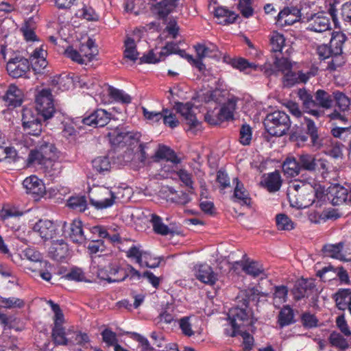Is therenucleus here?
<instances>
[{"label":"nucleus","mask_w":351,"mask_h":351,"mask_svg":"<svg viewBox=\"0 0 351 351\" xmlns=\"http://www.w3.org/2000/svg\"><path fill=\"white\" fill-rule=\"evenodd\" d=\"M290 205L298 209L308 207L313 203L318 205L325 197V187L320 184L314 186L310 183L295 181L291 183L287 193Z\"/></svg>","instance_id":"f257e3e1"},{"label":"nucleus","mask_w":351,"mask_h":351,"mask_svg":"<svg viewBox=\"0 0 351 351\" xmlns=\"http://www.w3.org/2000/svg\"><path fill=\"white\" fill-rule=\"evenodd\" d=\"M229 323L232 328L231 336L240 335L243 338L244 351H250L254 346V338L247 331L252 330L254 322L252 309L246 304L232 308L228 314Z\"/></svg>","instance_id":"f03ea898"},{"label":"nucleus","mask_w":351,"mask_h":351,"mask_svg":"<svg viewBox=\"0 0 351 351\" xmlns=\"http://www.w3.org/2000/svg\"><path fill=\"white\" fill-rule=\"evenodd\" d=\"M197 108L195 101L193 103L178 104L173 109H165L162 111L163 123L166 126L171 128L177 127L180 123V121L176 114L179 113L187 127V130L193 134H195L202 129L201 122L196 117Z\"/></svg>","instance_id":"7ed1b4c3"},{"label":"nucleus","mask_w":351,"mask_h":351,"mask_svg":"<svg viewBox=\"0 0 351 351\" xmlns=\"http://www.w3.org/2000/svg\"><path fill=\"white\" fill-rule=\"evenodd\" d=\"M99 51L95 41L90 38H84L74 45L69 47L64 51L66 57L78 64H85L92 61Z\"/></svg>","instance_id":"20e7f679"},{"label":"nucleus","mask_w":351,"mask_h":351,"mask_svg":"<svg viewBox=\"0 0 351 351\" xmlns=\"http://www.w3.org/2000/svg\"><path fill=\"white\" fill-rule=\"evenodd\" d=\"M59 157V152L53 144L42 145L38 149H32L27 159L28 167L41 166L48 169L51 162Z\"/></svg>","instance_id":"39448f33"},{"label":"nucleus","mask_w":351,"mask_h":351,"mask_svg":"<svg viewBox=\"0 0 351 351\" xmlns=\"http://www.w3.org/2000/svg\"><path fill=\"white\" fill-rule=\"evenodd\" d=\"M88 197L90 204L98 210L112 206L117 198L112 189L105 186H93L89 190Z\"/></svg>","instance_id":"423d86ee"},{"label":"nucleus","mask_w":351,"mask_h":351,"mask_svg":"<svg viewBox=\"0 0 351 351\" xmlns=\"http://www.w3.org/2000/svg\"><path fill=\"white\" fill-rule=\"evenodd\" d=\"M267 132L276 136L285 134L290 127L289 116L282 111H275L269 114L264 122Z\"/></svg>","instance_id":"0eeeda50"},{"label":"nucleus","mask_w":351,"mask_h":351,"mask_svg":"<svg viewBox=\"0 0 351 351\" xmlns=\"http://www.w3.org/2000/svg\"><path fill=\"white\" fill-rule=\"evenodd\" d=\"M35 105L36 111L44 119L52 117L56 111L51 91L47 88L38 91L36 96Z\"/></svg>","instance_id":"6e6552de"},{"label":"nucleus","mask_w":351,"mask_h":351,"mask_svg":"<svg viewBox=\"0 0 351 351\" xmlns=\"http://www.w3.org/2000/svg\"><path fill=\"white\" fill-rule=\"evenodd\" d=\"M195 49L198 58L197 60L194 59L191 55H188L185 52L184 56L182 57L195 65L200 71L205 70V65L202 62V60L206 58H219L220 56L217 47L212 44H198L195 46Z\"/></svg>","instance_id":"1a4fd4ad"},{"label":"nucleus","mask_w":351,"mask_h":351,"mask_svg":"<svg viewBox=\"0 0 351 351\" xmlns=\"http://www.w3.org/2000/svg\"><path fill=\"white\" fill-rule=\"evenodd\" d=\"M330 19H332L335 25L337 27V18L333 10H330L329 12H319L307 19V27L308 29L316 32L326 31L330 28Z\"/></svg>","instance_id":"9d476101"},{"label":"nucleus","mask_w":351,"mask_h":351,"mask_svg":"<svg viewBox=\"0 0 351 351\" xmlns=\"http://www.w3.org/2000/svg\"><path fill=\"white\" fill-rule=\"evenodd\" d=\"M171 53H177L180 56H184V51L179 49L176 43H167L160 51L152 49L144 54L141 58V62L148 64H156L165 60V57Z\"/></svg>","instance_id":"9b49d317"},{"label":"nucleus","mask_w":351,"mask_h":351,"mask_svg":"<svg viewBox=\"0 0 351 351\" xmlns=\"http://www.w3.org/2000/svg\"><path fill=\"white\" fill-rule=\"evenodd\" d=\"M278 71L282 72L284 81L287 86L295 83L306 82L310 77L311 73H294L291 70V63L287 58L278 59L275 62Z\"/></svg>","instance_id":"f8f14e48"},{"label":"nucleus","mask_w":351,"mask_h":351,"mask_svg":"<svg viewBox=\"0 0 351 351\" xmlns=\"http://www.w3.org/2000/svg\"><path fill=\"white\" fill-rule=\"evenodd\" d=\"M40 114L32 108H25L23 110L22 122L25 131L30 135L38 136L42 132Z\"/></svg>","instance_id":"ddd939ff"},{"label":"nucleus","mask_w":351,"mask_h":351,"mask_svg":"<svg viewBox=\"0 0 351 351\" xmlns=\"http://www.w3.org/2000/svg\"><path fill=\"white\" fill-rule=\"evenodd\" d=\"M110 141L118 146H135L138 143L140 134L128 132L123 128H116L108 133Z\"/></svg>","instance_id":"4468645a"},{"label":"nucleus","mask_w":351,"mask_h":351,"mask_svg":"<svg viewBox=\"0 0 351 351\" xmlns=\"http://www.w3.org/2000/svg\"><path fill=\"white\" fill-rule=\"evenodd\" d=\"M343 36L341 34H336L330 40V47H334L332 53L330 54V60L328 61V68L335 70L344 63V58L341 55Z\"/></svg>","instance_id":"2eb2a0df"},{"label":"nucleus","mask_w":351,"mask_h":351,"mask_svg":"<svg viewBox=\"0 0 351 351\" xmlns=\"http://www.w3.org/2000/svg\"><path fill=\"white\" fill-rule=\"evenodd\" d=\"M23 187L27 193L31 195L36 200H38L47 194L44 182L36 176L27 177L23 182Z\"/></svg>","instance_id":"dca6fc26"},{"label":"nucleus","mask_w":351,"mask_h":351,"mask_svg":"<svg viewBox=\"0 0 351 351\" xmlns=\"http://www.w3.org/2000/svg\"><path fill=\"white\" fill-rule=\"evenodd\" d=\"M128 257L135 260L141 267H156L160 261L157 258L137 247H132L127 252Z\"/></svg>","instance_id":"f3484780"},{"label":"nucleus","mask_w":351,"mask_h":351,"mask_svg":"<svg viewBox=\"0 0 351 351\" xmlns=\"http://www.w3.org/2000/svg\"><path fill=\"white\" fill-rule=\"evenodd\" d=\"M30 65L27 59L17 55L10 58L7 63L6 69L13 77H20L29 71Z\"/></svg>","instance_id":"a211bd4d"},{"label":"nucleus","mask_w":351,"mask_h":351,"mask_svg":"<svg viewBox=\"0 0 351 351\" xmlns=\"http://www.w3.org/2000/svg\"><path fill=\"white\" fill-rule=\"evenodd\" d=\"M25 267L26 269L40 276L46 281H49L51 278L53 267L47 261H42V259L36 262H26Z\"/></svg>","instance_id":"6ab92c4d"},{"label":"nucleus","mask_w":351,"mask_h":351,"mask_svg":"<svg viewBox=\"0 0 351 351\" xmlns=\"http://www.w3.org/2000/svg\"><path fill=\"white\" fill-rule=\"evenodd\" d=\"M140 40L138 33L127 36L124 40L123 57L125 60L135 62L139 56L136 49V43Z\"/></svg>","instance_id":"aec40b11"},{"label":"nucleus","mask_w":351,"mask_h":351,"mask_svg":"<svg viewBox=\"0 0 351 351\" xmlns=\"http://www.w3.org/2000/svg\"><path fill=\"white\" fill-rule=\"evenodd\" d=\"M178 0H161L150 8L151 14L157 19H165L177 6Z\"/></svg>","instance_id":"412c9836"},{"label":"nucleus","mask_w":351,"mask_h":351,"mask_svg":"<svg viewBox=\"0 0 351 351\" xmlns=\"http://www.w3.org/2000/svg\"><path fill=\"white\" fill-rule=\"evenodd\" d=\"M325 197L321 200L324 201L328 195V199L331 200L333 205H341L348 202V193L346 189L339 185H333L326 189Z\"/></svg>","instance_id":"4be33fe9"},{"label":"nucleus","mask_w":351,"mask_h":351,"mask_svg":"<svg viewBox=\"0 0 351 351\" xmlns=\"http://www.w3.org/2000/svg\"><path fill=\"white\" fill-rule=\"evenodd\" d=\"M195 276L202 282L210 285H214L218 279L217 274L206 264L197 265L195 267Z\"/></svg>","instance_id":"5701e85b"},{"label":"nucleus","mask_w":351,"mask_h":351,"mask_svg":"<svg viewBox=\"0 0 351 351\" xmlns=\"http://www.w3.org/2000/svg\"><path fill=\"white\" fill-rule=\"evenodd\" d=\"M64 233L75 243H81L85 240L82 230V222L79 219H75L71 223L64 225Z\"/></svg>","instance_id":"b1692460"},{"label":"nucleus","mask_w":351,"mask_h":351,"mask_svg":"<svg viewBox=\"0 0 351 351\" xmlns=\"http://www.w3.org/2000/svg\"><path fill=\"white\" fill-rule=\"evenodd\" d=\"M213 14L216 22L223 25L233 23L239 16L234 12L222 6L215 8Z\"/></svg>","instance_id":"393cba45"},{"label":"nucleus","mask_w":351,"mask_h":351,"mask_svg":"<svg viewBox=\"0 0 351 351\" xmlns=\"http://www.w3.org/2000/svg\"><path fill=\"white\" fill-rule=\"evenodd\" d=\"M110 119V114L102 109L97 110L89 117L82 119L84 124L87 125H96L103 127L106 125Z\"/></svg>","instance_id":"a878e982"},{"label":"nucleus","mask_w":351,"mask_h":351,"mask_svg":"<svg viewBox=\"0 0 351 351\" xmlns=\"http://www.w3.org/2000/svg\"><path fill=\"white\" fill-rule=\"evenodd\" d=\"M300 15L296 8H285L278 15L277 23L280 27L291 25L298 21Z\"/></svg>","instance_id":"bb28decb"},{"label":"nucleus","mask_w":351,"mask_h":351,"mask_svg":"<svg viewBox=\"0 0 351 351\" xmlns=\"http://www.w3.org/2000/svg\"><path fill=\"white\" fill-rule=\"evenodd\" d=\"M314 282L312 280H298L293 289V295L296 300H299L304 297H308L313 293L314 289Z\"/></svg>","instance_id":"cd10ccee"},{"label":"nucleus","mask_w":351,"mask_h":351,"mask_svg":"<svg viewBox=\"0 0 351 351\" xmlns=\"http://www.w3.org/2000/svg\"><path fill=\"white\" fill-rule=\"evenodd\" d=\"M52 337L56 343L61 345L71 343L74 341V330L72 328H53Z\"/></svg>","instance_id":"c85d7f7f"},{"label":"nucleus","mask_w":351,"mask_h":351,"mask_svg":"<svg viewBox=\"0 0 351 351\" xmlns=\"http://www.w3.org/2000/svg\"><path fill=\"white\" fill-rule=\"evenodd\" d=\"M46 56L47 51L43 47L34 50L30 57V60L32 67L35 72L40 73L47 66Z\"/></svg>","instance_id":"c756f323"},{"label":"nucleus","mask_w":351,"mask_h":351,"mask_svg":"<svg viewBox=\"0 0 351 351\" xmlns=\"http://www.w3.org/2000/svg\"><path fill=\"white\" fill-rule=\"evenodd\" d=\"M207 112L205 114V121L210 125H217L223 121L220 109L217 108V104L215 101H208L206 103Z\"/></svg>","instance_id":"7c9ffc66"},{"label":"nucleus","mask_w":351,"mask_h":351,"mask_svg":"<svg viewBox=\"0 0 351 351\" xmlns=\"http://www.w3.org/2000/svg\"><path fill=\"white\" fill-rule=\"evenodd\" d=\"M23 98L22 91L14 85H10L4 97L8 106H17L21 104Z\"/></svg>","instance_id":"2f4dec72"},{"label":"nucleus","mask_w":351,"mask_h":351,"mask_svg":"<svg viewBox=\"0 0 351 351\" xmlns=\"http://www.w3.org/2000/svg\"><path fill=\"white\" fill-rule=\"evenodd\" d=\"M235 187L234 191V198L235 201L243 205H250L251 198L249 192L237 178L234 180Z\"/></svg>","instance_id":"473e14b6"},{"label":"nucleus","mask_w":351,"mask_h":351,"mask_svg":"<svg viewBox=\"0 0 351 351\" xmlns=\"http://www.w3.org/2000/svg\"><path fill=\"white\" fill-rule=\"evenodd\" d=\"M34 230L44 239L51 238L55 228L49 220H40L34 226Z\"/></svg>","instance_id":"72a5a7b5"},{"label":"nucleus","mask_w":351,"mask_h":351,"mask_svg":"<svg viewBox=\"0 0 351 351\" xmlns=\"http://www.w3.org/2000/svg\"><path fill=\"white\" fill-rule=\"evenodd\" d=\"M343 247V243H339L337 244L326 245L324 249L326 256L339 259L340 261H348L349 260L346 258Z\"/></svg>","instance_id":"f704fd0d"},{"label":"nucleus","mask_w":351,"mask_h":351,"mask_svg":"<svg viewBox=\"0 0 351 351\" xmlns=\"http://www.w3.org/2000/svg\"><path fill=\"white\" fill-rule=\"evenodd\" d=\"M234 67L239 69L240 71L250 73L252 70L260 69L261 71L267 70L266 65L261 66L258 63H250L244 58L236 59L232 62Z\"/></svg>","instance_id":"c9c22d12"},{"label":"nucleus","mask_w":351,"mask_h":351,"mask_svg":"<svg viewBox=\"0 0 351 351\" xmlns=\"http://www.w3.org/2000/svg\"><path fill=\"white\" fill-rule=\"evenodd\" d=\"M123 267L117 264L109 265L107 269H102L99 271L98 277L108 282L122 281V280H114V277L116 273L119 274L123 271Z\"/></svg>","instance_id":"e433bc0d"},{"label":"nucleus","mask_w":351,"mask_h":351,"mask_svg":"<svg viewBox=\"0 0 351 351\" xmlns=\"http://www.w3.org/2000/svg\"><path fill=\"white\" fill-rule=\"evenodd\" d=\"M336 305L339 309L345 310L351 302V291L340 289L334 296Z\"/></svg>","instance_id":"4c0bfd02"},{"label":"nucleus","mask_w":351,"mask_h":351,"mask_svg":"<svg viewBox=\"0 0 351 351\" xmlns=\"http://www.w3.org/2000/svg\"><path fill=\"white\" fill-rule=\"evenodd\" d=\"M237 265L241 267L243 271L252 276H261L262 278L265 276L263 269L256 263L241 261L238 263Z\"/></svg>","instance_id":"58836bf2"},{"label":"nucleus","mask_w":351,"mask_h":351,"mask_svg":"<svg viewBox=\"0 0 351 351\" xmlns=\"http://www.w3.org/2000/svg\"><path fill=\"white\" fill-rule=\"evenodd\" d=\"M112 165V160L108 156H99L93 160L94 169L99 172L109 171Z\"/></svg>","instance_id":"ea45409f"},{"label":"nucleus","mask_w":351,"mask_h":351,"mask_svg":"<svg viewBox=\"0 0 351 351\" xmlns=\"http://www.w3.org/2000/svg\"><path fill=\"white\" fill-rule=\"evenodd\" d=\"M265 187L270 192L278 191L281 185V179L279 173L273 172L268 174L264 180Z\"/></svg>","instance_id":"a19ab883"},{"label":"nucleus","mask_w":351,"mask_h":351,"mask_svg":"<svg viewBox=\"0 0 351 351\" xmlns=\"http://www.w3.org/2000/svg\"><path fill=\"white\" fill-rule=\"evenodd\" d=\"M300 164L295 158H287L283 163L282 169L288 177H294L300 172Z\"/></svg>","instance_id":"79ce46f5"},{"label":"nucleus","mask_w":351,"mask_h":351,"mask_svg":"<svg viewBox=\"0 0 351 351\" xmlns=\"http://www.w3.org/2000/svg\"><path fill=\"white\" fill-rule=\"evenodd\" d=\"M269 41L271 49L274 51H281L285 46V38L283 34L273 31L269 36Z\"/></svg>","instance_id":"37998d69"},{"label":"nucleus","mask_w":351,"mask_h":351,"mask_svg":"<svg viewBox=\"0 0 351 351\" xmlns=\"http://www.w3.org/2000/svg\"><path fill=\"white\" fill-rule=\"evenodd\" d=\"M141 276V274L133 267L129 265H125V267H123V271L119 274H115L114 279L123 280L128 277L130 279H140Z\"/></svg>","instance_id":"c03bdc74"},{"label":"nucleus","mask_w":351,"mask_h":351,"mask_svg":"<svg viewBox=\"0 0 351 351\" xmlns=\"http://www.w3.org/2000/svg\"><path fill=\"white\" fill-rule=\"evenodd\" d=\"M56 83L60 85V89L66 90L73 87V86L77 83H80V81L78 76L73 75L72 76L65 75L63 77H59L56 80Z\"/></svg>","instance_id":"a18cd8bd"},{"label":"nucleus","mask_w":351,"mask_h":351,"mask_svg":"<svg viewBox=\"0 0 351 351\" xmlns=\"http://www.w3.org/2000/svg\"><path fill=\"white\" fill-rule=\"evenodd\" d=\"M25 302L23 300L15 298H3L0 296V307L5 308H21L23 307Z\"/></svg>","instance_id":"49530a36"},{"label":"nucleus","mask_w":351,"mask_h":351,"mask_svg":"<svg viewBox=\"0 0 351 351\" xmlns=\"http://www.w3.org/2000/svg\"><path fill=\"white\" fill-rule=\"evenodd\" d=\"M153 229L157 234L161 235H167L171 234V230L162 222V219L156 215L152 216L151 219Z\"/></svg>","instance_id":"de8ad7c7"},{"label":"nucleus","mask_w":351,"mask_h":351,"mask_svg":"<svg viewBox=\"0 0 351 351\" xmlns=\"http://www.w3.org/2000/svg\"><path fill=\"white\" fill-rule=\"evenodd\" d=\"M316 106L324 108H330L332 104V99L330 95L323 90H318L315 93Z\"/></svg>","instance_id":"09e8293b"},{"label":"nucleus","mask_w":351,"mask_h":351,"mask_svg":"<svg viewBox=\"0 0 351 351\" xmlns=\"http://www.w3.org/2000/svg\"><path fill=\"white\" fill-rule=\"evenodd\" d=\"M306 121L307 125V131L311 136L313 145L318 148L323 146L324 145V140L319 138L317 134V128L315 127L314 123L309 119H306Z\"/></svg>","instance_id":"8fccbe9b"},{"label":"nucleus","mask_w":351,"mask_h":351,"mask_svg":"<svg viewBox=\"0 0 351 351\" xmlns=\"http://www.w3.org/2000/svg\"><path fill=\"white\" fill-rule=\"evenodd\" d=\"M66 205L77 211L83 212L86 208V200L84 196H75L70 197Z\"/></svg>","instance_id":"3c124183"},{"label":"nucleus","mask_w":351,"mask_h":351,"mask_svg":"<svg viewBox=\"0 0 351 351\" xmlns=\"http://www.w3.org/2000/svg\"><path fill=\"white\" fill-rule=\"evenodd\" d=\"M276 220V226L278 230H291L295 228L294 222L285 214L277 215Z\"/></svg>","instance_id":"603ef678"},{"label":"nucleus","mask_w":351,"mask_h":351,"mask_svg":"<svg viewBox=\"0 0 351 351\" xmlns=\"http://www.w3.org/2000/svg\"><path fill=\"white\" fill-rule=\"evenodd\" d=\"M50 252L56 258L61 259L67 254V245L62 241L60 242L53 243L51 247Z\"/></svg>","instance_id":"864d4df0"},{"label":"nucleus","mask_w":351,"mask_h":351,"mask_svg":"<svg viewBox=\"0 0 351 351\" xmlns=\"http://www.w3.org/2000/svg\"><path fill=\"white\" fill-rule=\"evenodd\" d=\"M299 162L301 167L308 171H314L317 166L315 157L309 154L301 155Z\"/></svg>","instance_id":"5fc2aeb1"},{"label":"nucleus","mask_w":351,"mask_h":351,"mask_svg":"<svg viewBox=\"0 0 351 351\" xmlns=\"http://www.w3.org/2000/svg\"><path fill=\"white\" fill-rule=\"evenodd\" d=\"M108 91L110 97L114 101L125 104L130 103L131 101V97L130 95L121 90L110 87L108 88Z\"/></svg>","instance_id":"6e6d98bb"},{"label":"nucleus","mask_w":351,"mask_h":351,"mask_svg":"<svg viewBox=\"0 0 351 351\" xmlns=\"http://www.w3.org/2000/svg\"><path fill=\"white\" fill-rule=\"evenodd\" d=\"M156 157L159 159H165L172 162L176 161V156L174 152L166 146H160L156 153Z\"/></svg>","instance_id":"4d7b16f0"},{"label":"nucleus","mask_w":351,"mask_h":351,"mask_svg":"<svg viewBox=\"0 0 351 351\" xmlns=\"http://www.w3.org/2000/svg\"><path fill=\"white\" fill-rule=\"evenodd\" d=\"M65 278L69 280L76 282H91V279L88 278L82 271L80 269L76 268L71 270L66 276Z\"/></svg>","instance_id":"13d9d810"},{"label":"nucleus","mask_w":351,"mask_h":351,"mask_svg":"<svg viewBox=\"0 0 351 351\" xmlns=\"http://www.w3.org/2000/svg\"><path fill=\"white\" fill-rule=\"evenodd\" d=\"M237 101H238V100H230L220 108L221 117L223 120L229 119L232 117L233 112L236 109Z\"/></svg>","instance_id":"bf43d9fd"},{"label":"nucleus","mask_w":351,"mask_h":351,"mask_svg":"<svg viewBox=\"0 0 351 351\" xmlns=\"http://www.w3.org/2000/svg\"><path fill=\"white\" fill-rule=\"evenodd\" d=\"M252 137V128L248 125H243L240 130V143L243 145H250Z\"/></svg>","instance_id":"052dcab7"},{"label":"nucleus","mask_w":351,"mask_h":351,"mask_svg":"<svg viewBox=\"0 0 351 351\" xmlns=\"http://www.w3.org/2000/svg\"><path fill=\"white\" fill-rule=\"evenodd\" d=\"M298 95L302 101L303 105L306 109H310L316 106L315 100L313 99L311 95L305 90L300 89L298 92Z\"/></svg>","instance_id":"680f3d73"},{"label":"nucleus","mask_w":351,"mask_h":351,"mask_svg":"<svg viewBox=\"0 0 351 351\" xmlns=\"http://www.w3.org/2000/svg\"><path fill=\"white\" fill-rule=\"evenodd\" d=\"M287 289L285 287H278L276 288L274 296V303L275 306H278L286 301Z\"/></svg>","instance_id":"e2e57ef3"},{"label":"nucleus","mask_w":351,"mask_h":351,"mask_svg":"<svg viewBox=\"0 0 351 351\" xmlns=\"http://www.w3.org/2000/svg\"><path fill=\"white\" fill-rule=\"evenodd\" d=\"M330 343L337 348L344 350L348 347V343L341 335L337 332H333L330 337Z\"/></svg>","instance_id":"0e129e2a"},{"label":"nucleus","mask_w":351,"mask_h":351,"mask_svg":"<svg viewBox=\"0 0 351 351\" xmlns=\"http://www.w3.org/2000/svg\"><path fill=\"white\" fill-rule=\"evenodd\" d=\"M190 317H184L179 320V326L182 330V333L188 337L194 335V331L192 329L191 324L189 321Z\"/></svg>","instance_id":"69168bd1"},{"label":"nucleus","mask_w":351,"mask_h":351,"mask_svg":"<svg viewBox=\"0 0 351 351\" xmlns=\"http://www.w3.org/2000/svg\"><path fill=\"white\" fill-rule=\"evenodd\" d=\"M334 98L336 100L337 106L341 110H346L348 108L350 101L344 94L339 92L335 93Z\"/></svg>","instance_id":"338daca9"},{"label":"nucleus","mask_w":351,"mask_h":351,"mask_svg":"<svg viewBox=\"0 0 351 351\" xmlns=\"http://www.w3.org/2000/svg\"><path fill=\"white\" fill-rule=\"evenodd\" d=\"M142 111L144 118L151 123L157 122L162 119V112H157L145 107H142Z\"/></svg>","instance_id":"774afa93"}]
</instances>
